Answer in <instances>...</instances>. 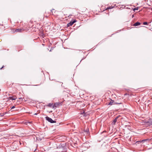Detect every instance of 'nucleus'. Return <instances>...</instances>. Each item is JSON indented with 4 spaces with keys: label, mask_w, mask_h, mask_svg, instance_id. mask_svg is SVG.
I'll return each instance as SVG.
<instances>
[{
    "label": "nucleus",
    "mask_w": 152,
    "mask_h": 152,
    "mask_svg": "<svg viewBox=\"0 0 152 152\" xmlns=\"http://www.w3.org/2000/svg\"><path fill=\"white\" fill-rule=\"evenodd\" d=\"M120 116V115H119L117 116L116 118L113 120L112 124L113 125H115V124L116 122L117 121L118 119V118Z\"/></svg>",
    "instance_id": "5"
},
{
    "label": "nucleus",
    "mask_w": 152,
    "mask_h": 152,
    "mask_svg": "<svg viewBox=\"0 0 152 152\" xmlns=\"http://www.w3.org/2000/svg\"><path fill=\"white\" fill-rule=\"evenodd\" d=\"M134 17V15H132V17Z\"/></svg>",
    "instance_id": "25"
},
{
    "label": "nucleus",
    "mask_w": 152,
    "mask_h": 152,
    "mask_svg": "<svg viewBox=\"0 0 152 152\" xmlns=\"http://www.w3.org/2000/svg\"><path fill=\"white\" fill-rule=\"evenodd\" d=\"M115 104V102L114 101L111 99L110 102L108 103V105H112Z\"/></svg>",
    "instance_id": "6"
},
{
    "label": "nucleus",
    "mask_w": 152,
    "mask_h": 152,
    "mask_svg": "<svg viewBox=\"0 0 152 152\" xmlns=\"http://www.w3.org/2000/svg\"><path fill=\"white\" fill-rule=\"evenodd\" d=\"M150 141V140L148 139L143 140V142H149Z\"/></svg>",
    "instance_id": "12"
},
{
    "label": "nucleus",
    "mask_w": 152,
    "mask_h": 152,
    "mask_svg": "<svg viewBox=\"0 0 152 152\" xmlns=\"http://www.w3.org/2000/svg\"><path fill=\"white\" fill-rule=\"evenodd\" d=\"M21 29L19 28L17 29H15V32H21Z\"/></svg>",
    "instance_id": "11"
},
{
    "label": "nucleus",
    "mask_w": 152,
    "mask_h": 152,
    "mask_svg": "<svg viewBox=\"0 0 152 152\" xmlns=\"http://www.w3.org/2000/svg\"><path fill=\"white\" fill-rule=\"evenodd\" d=\"M141 23L139 22H137L133 24L134 26H139L140 25Z\"/></svg>",
    "instance_id": "9"
},
{
    "label": "nucleus",
    "mask_w": 152,
    "mask_h": 152,
    "mask_svg": "<svg viewBox=\"0 0 152 152\" xmlns=\"http://www.w3.org/2000/svg\"><path fill=\"white\" fill-rule=\"evenodd\" d=\"M15 106H12V108H11V109H13V108H15Z\"/></svg>",
    "instance_id": "18"
},
{
    "label": "nucleus",
    "mask_w": 152,
    "mask_h": 152,
    "mask_svg": "<svg viewBox=\"0 0 152 152\" xmlns=\"http://www.w3.org/2000/svg\"><path fill=\"white\" fill-rule=\"evenodd\" d=\"M144 112L145 116L146 117L148 116L149 113V111H146V110H145V111H144Z\"/></svg>",
    "instance_id": "7"
},
{
    "label": "nucleus",
    "mask_w": 152,
    "mask_h": 152,
    "mask_svg": "<svg viewBox=\"0 0 152 152\" xmlns=\"http://www.w3.org/2000/svg\"><path fill=\"white\" fill-rule=\"evenodd\" d=\"M19 99H21L22 100H23V99L22 98H19Z\"/></svg>",
    "instance_id": "22"
},
{
    "label": "nucleus",
    "mask_w": 152,
    "mask_h": 152,
    "mask_svg": "<svg viewBox=\"0 0 152 152\" xmlns=\"http://www.w3.org/2000/svg\"><path fill=\"white\" fill-rule=\"evenodd\" d=\"M4 67V66H3L2 67L0 68V69H1Z\"/></svg>",
    "instance_id": "21"
},
{
    "label": "nucleus",
    "mask_w": 152,
    "mask_h": 152,
    "mask_svg": "<svg viewBox=\"0 0 152 152\" xmlns=\"http://www.w3.org/2000/svg\"><path fill=\"white\" fill-rule=\"evenodd\" d=\"M77 21L76 20H74L73 21H71L69 23L67 24V26H72L74 23L76 22Z\"/></svg>",
    "instance_id": "4"
},
{
    "label": "nucleus",
    "mask_w": 152,
    "mask_h": 152,
    "mask_svg": "<svg viewBox=\"0 0 152 152\" xmlns=\"http://www.w3.org/2000/svg\"><path fill=\"white\" fill-rule=\"evenodd\" d=\"M60 104H61L60 103H55L53 104V107H58V106Z\"/></svg>",
    "instance_id": "8"
},
{
    "label": "nucleus",
    "mask_w": 152,
    "mask_h": 152,
    "mask_svg": "<svg viewBox=\"0 0 152 152\" xmlns=\"http://www.w3.org/2000/svg\"><path fill=\"white\" fill-rule=\"evenodd\" d=\"M147 22H144L143 23V24L144 25H146L147 24Z\"/></svg>",
    "instance_id": "15"
},
{
    "label": "nucleus",
    "mask_w": 152,
    "mask_h": 152,
    "mask_svg": "<svg viewBox=\"0 0 152 152\" xmlns=\"http://www.w3.org/2000/svg\"><path fill=\"white\" fill-rule=\"evenodd\" d=\"M112 8H111L110 7H107V9H110Z\"/></svg>",
    "instance_id": "16"
},
{
    "label": "nucleus",
    "mask_w": 152,
    "mask_h": 152,
    "mask_svg": "<svg viewBox=\"0 0 152 152\" xmlns=\"http://www.w3.org/2000/svg\"><path fill=\"white\" fill-rule=\"evenodd\" d=\"M54 10V9H52V10H51V11L52 12H53V10Z\"/></svg>",
    "instance_id": "23"
},
{
    "label": "nucleus",
    "mask_w": 152,
    "mask_h": 152,
    "mask_svg": "<svg viewBox=\"0 0 152 152\" xmlns=\"http://www.w3.org/2000/svg\"><path fill=\"white\" fill-rule=\"evenodd\" d=\"M16 99V97H15L12 96H10L9 98V100H15Z\"/></svg>",
    "instance_id": "10"
},
{
    "label": "nucleus",
    "mask_w": 152,
    "mask_h": 152,
    "mask_svg": "<svg viewBox=\"0 0 152 152\" xmlns=\"http://www.w3.org/2000/svg\"><path fill=\"white\" fill-rule=\"evenodd\" d=\"M121 103H117V102H115V104H121Z\"/></svg>",
    "instance_id": "19"
},
{
    "label": "nucleus",
    "mask_w": 152,
    "mask_h": 152,
    "mask_svg": "<svg viewBox=\"0 0 152 152\" xmlns=\"http://www.w3.org/2000/svg\"><path fill=\"white\" fill-rule=\"evenodd\" d=\"M85 132H86L87 133H88L89 132V130L88 129H86V130L85 131Z\"/></svg>",
    "instance_id": "14"
},
{
    "label": "nucleus",
    "mask_w": 152,
    "mask_h": 152,
    "mask_svg": "<svg viewBox=\"0 0 152 152\" xmlns=\"http://www.w3.org/2000/svg\"><path fill=\"white\" fill-rule=\"evenodd\" d=\"M137 8H134V10H134V11L135 10H137Z\"/></svg>",
    "instance_id": "20"
},
{
    "label": "nucleus",
    "mask_w": 152,
    "mask_h": 152,
    "mask_svg": "<svg viewBox=\"0 0 152 152\" xmlns=\"http://www.w3.org/2000/svg\"><path fill=\"white\" fill-rule=\"evenodd\" d=\"M37 113H35L34 114V115H37Z\"/></svg>",
    "instance_id": "24"
},
{
    "label": "nucleus",
    "mask_w": 152,
    "mask_h": 152,
    "mask_svg": "<svg viewBox=\"0 0 152 152\" xmlns=\"http://www.w3.org/2000/svg\"><path fill=\"white\" fill-rule=\"evenodd\" d=\"M45 118L47 121L51 123H53L56 122V121H53L51 118L48 116L46 117Z\"/></svg>",
    "instance_id": "3"
},
{
    "label": "nucleus",
    "mask_w": 152,
    "mask_h": 152,
    "mask_svg": "<svg viewBox=\"0 0 152 152\" xmlns=\"http://www.w3.org/2000/svg\"><path fill=\"white\" fill-rule=\"evenodd\" d=\"M49 105H50V106L51 104H49Z\"/></svg>",
    "instance_id": "26"
},
{
    "label": "nucleus",
    "mask_w": 152,
    "mask_h": 152,
    "mask_svg": "<svg viewBox=\"0 0 152 152\" xmlns=\"http://www.w3.org/2000/svg\"><path fill=\"white\" fill-rule=\"evenodd\" d=\"M145 125V126H148L152 125V118L149 120H143V125Z\"/></svg>",
    "instance_id": "1"
},
{
    "label": "nucleus",
    "mask_w": 152,
    "mask_h": 152,
    "mask_svg": "<svg viewBox=\"0 0 152 152\" xmlns=\"http://www.w3.org/2000/svg\"><path fill=\"white\" fill-rule=\"evenodd\" d=\"M49 105H50V106L51 104H49Z\"/></svg>",
    "instance_id": "27"
},
{
    "label": "nucleus",
    "mask_w": 152,
    "mask_h": 152,
    "mask_svg": "<svg viewBox=\"0 0 152 152\" xmlns=\"http://www.w3.org/2000/svg\"><path fill=\"white\" fill-rule=\"evenodd\" d=\"M6 113H0V116L3 117L5 114Z\"/></svg>",
    "instance_id": "13"
},
{
    "label": "nucleus",
    "mask_w": 152,
    "mask_h": 152,
    "mask_svg": "<svg viewBox=\"0 0 152 152\" xmlns=\"http://www.w3.org/2000/svg\"><path fill=\"white\" fill-rule=\"evenodd\" d=\"M82 114L83 115L85 116V113L84 112H83V113H82Z\"/></svg>",
    "instance_id": "17"
},
{
    "label": "nucleus",
    "mask_w": 152,
    "mask_h": 152,
    "mask_svg": "<svg viewBox=\"0 0 152 152\" xmlns=\"http://www.w3.org/2000/svg\"><path fill=\"white\" fill-rule=\"evenodd\" d=\"M11 148L13 151H15L18 149V146L17 144L14 143L11 146Z\"/></svg>",
    "instance_id": "2"
}]
</instances>
